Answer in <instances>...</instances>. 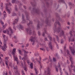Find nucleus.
Wrapping results in <instances>:
<instances>
[{
	"mask_svg": "<svg viewBox=\"0 0 75 75\" xmlns=\"http://www.w3.org/2000/svg\"><path fill=\"white\" fill-rule=\"evenodd\" d=\"M22 51L24 52V57L22 58V59L24 61V64H23V62H21V66L22 67L25 68L26 63L25 62V59H28V56H27V54H28V51L26 52L25 50L24 49H22Z\"/></svg>",
	"mask_w": 75,
	"mask_h": 75,
	"instance_id": "nucleus-1",
	"label": "nucleus"
},
{
	"mask_svg": "<svg viewBox=\"0 0 75 75\" xmlns=\"http://www.w3.org/2000/svg\"><path fill=\"white\" fill-rule=\"evenodd\" d=\"M57 24H58L59 25V26H60L61 24L58 21L54 23V25L55 28H54V30L55 31H56L58 33H59V32L60 31L61 29L59 28H56V26Z\"/></svg>",
	"mask_w": 75,
	"mask_h": 75,
	"instance_id": "nucleus-2",
	"label": "nucleus"
},
{
	"mask_svg": "<svg viewBox=\"0 0 75 75\" xmlns=\"http://www.w3.org/2000/svg\"><path fill=\"white\" fill-rule=\"evenodd\" d=\"M16 51V48H14L13 50V51L12 52V54L13 56V58L14 59V61H16L17 64H18V59L17 57L15 56V51Z\"/></svg>",
	"mask_w": 75,
	"mask_h": 75,
	"instance_id": "nucleus-3",
	"label": "nucleus"
},
{
	"mask_svg": "<svg viewBox=\"0 0 75 75\" xmlns=\"http://www.w3.org/2000/svg\"><path fill=\"white\" fill-rule=\"evenodd\" d=\"M7 41V39H4V47H2V50L4 51H5L6 50V48H7V45H6V42Z\"/></svg>",
	"mask_w": 75,
	"mask_h": 75,
	"instance_id": "nucleus-4",
	"label": "nucleus"
},
{
	"mask_svg": "<svg viewBox=\"0 0 75 75\" xmlns=\"http://www.w3.org/2000/svg\"><path fill=\"white\" fill-rule=\"evenodd\" d=\"M31 42H33V43H32V45H33L34 44V42H35V37H33L31 36L30 38V40Z\"/></svg>",
	"mask_w": 75,
	"mask_h": 75,
	"instance_id": "nucleus-5",
	"label": "nucleus"
},
{
	"mask_svg": "<svg viewBox=\"0 0 75 75\" xmlns=\"http://www.w3.org/2000/svg\"><path fill=\"white\" fill-rule=\"evenodd\" d=\"M35 12L37 14H39V10L35 9V8L34 7L33 8V10L31 11V13H33V12Z\"/></svg>",
	"mask_w": 75,
	"mask_h": 75,
	"instance_id": "nucleus-6",
	"label": "nucleus"
},
{
	"mask_svg": "<svg viewBox=\"0 0 75 75\" xmlns=\"http://www.w3.org/2000/svg\"><path fill=\"white\" fill-rule=\"evenodd\" d=\"M8 4H6V9L7 10V11L8 12V14H10V11L9 9H8Z\"/></svg>",
	"mask_w": 75,
	"mask_h": 75,
	"instance_id": "nucleus-7",
	"label": "nucleus"
},
{
	"mask_svg": "<svg viewBox=\"0 0 75 75\" xmlns=\"http://www.w3.org/2000/svg\"><path fill=\"white\" fill-rule=\"evenodd\" d=\"M49 46L51 50H52V42H50L49 43Z\"/></svg>",
	"mask_w": 75,
	"mask_h": 75,
	"instance_id": "nucleus-8",
	"label": "nucleus"
},
{
	"mask_svg": "<svg viewBox=\"0 0 75 75\" xmlns=\"http://www.w3.org/2000/svg\"><path fill=\"white\" fill-rule=\"evenodd\" d=\"M22 21L21 22V23L22 24H23L25 22V19H24V16L23 14H22Z\"/></svg>",
	"mask_w": 75,
	"mask_h": 75,
	"instance_id": "nucleus-9",
	"label": "nucleus"
},
{
	"mask_svg": "<svg viewBox=\"0 0 75 75\" xmlns=\"http://www.w3.org/2000/svg\"><path fill=\"white\" fill-rule=\"evenodd\" d=\"M30 3L33 7L36 6V3H35V2H30Z\"/></svg>",
	"mask_w": 75,
	"mask_h": 75,
	"instance_id": "nucleus-10",
	"label": "nucleus"
},
{
	"mask_svg": "<svg viewBox=\"0 0 75 75\" xmlns=\"http://www.w3.org/2000/svg\"><path fill=\"white\" fill-rule=\"evenodd\" d=\"M18 21V19H15V21L13 22V25H15V24H16Z\"/></svg>",
	"mask_w": 75,
	"mask_h": 75,
	"instance_id": "nucleus-11",
	"label": "nucleus"
},
{
	"mask_svg": "<svg viewBox=\"0 0 75 75\" xmlns=\"http://www.w3.org/2000/svg\"><path fill=\"white\" fill-rule=\"evenodd\" d=\"M71 50L72 54H73V55L74 56V55H75V50L74 49H71Z\"/></svg>",
	"mask_w": 75,
	"mask_h": 75,
	"instance_id": "nucleus-12",
	"label": "nucleus"
},
{
	"mask_svg": "<svg viewBox=\"0 0 75 75\" xmlns=\"http://www.w3.org/2000/svg\"><path fill=\"white\" fill-rule=\"evenodd\" d=\"M45 74H46V73H47V74L48 75H50V68L48 67L47 69V71L46 72V71H45Z\"/></svg>",
	"mask_w": 75,
	"mask_h": 75,
	"instance_id": "nucleus-13",
	"label": "nucleus"
},
{
	"mask_svg": "<svg viewBox=\"0 0 75 75\" xmlns=\"http://www.w3.org/2000/svg\"><path fill=\"white\" fill-rule=\"evenodd\" d=\"M27 32L28 34H31V29H27Z\"/></svg>",
	"mask_w": 75,
	"mask_h": 75,
	"instance_id": "nucleus-14",
	"label": "nucleus"
},
{
	"mask_svg": "<svg viewBox=\"0 0 75 75\" xmlns=\"http://www.w3.org/2000/svg\"><path fill=\"white\" fill-rule=\"evenodd\" d=\"M37 30H39V29H40V26L39 22H38L37 24Z\"/></svg>",
	"mask_w": 75,
	"mask_h": 75,
	"instance_id": "nucleus-15",
	"label": "nucleus"
},
{
	"mask_svg": "<svg viewBox=\"0 0 75 75\" xmlns=\"http://www.w3.org/2000/svg\"><path fill=\"white\" fill-rule=\"evenodd\" d=\"M8 30L10 31V33L11 34H13V30L11 29V27H9L8 28Z\"/></svg>",
	"mask_w": 75,
	"mask_h": 75,
	"instance_id": "nucleus-16",
	"label": "nucleus"
},
{
	"mask_svg": "<svg viewBox=\"0 0 75 75\" xmlns=\"http://www.w3.org/2000/svg\"><path fill=\"white\" fill-rule=\"evenodd\" d=\"M64 31L62 30H61L60 33V36H62V35H64Z\"/></svg>",
	"mask_w": 75,
	"mask_h": 75,
	"instance_id": "nucleus-17",
	"label": "nucleus"
},
{
	"mask_svg": "<svg viewBox=\"0 0 75 75\" xmlns=\"http://www.w3.org/2000/svg\"><path fill=\"white\" fill-rule=\"evenodd\" d=\"M69 6H71L73 7V8L74 7V4H72V3L71 2L69 3Z\"/></svg>",
	"mask_w": 75,
	"mask_h": 75,
	"instance_id": "nucleus-18",
	"label": "nucleus"
},
{
	"mask_svg": "<svg viewBox=\"0 0 75 75\" xmlns=\"http://www.w3.org/2000/svg\"><path fill=\"white\" fill-rule=\"evenodd\" d=\"M66 52L67 53L68 55H70V57H71V56L70 55V54H69V50H67Z\"/></svg>",
	"mask_w": 75,
	"mask_h": 75,
	"instance_id": "nucleus-19",
	"label": "nucleus"
},
{
	"mask_svg": "<svg viewBox=\"0 0 75 75\" xmlns=\"http://www.w3.org/2000/svg\"><path fill=\"white\" fill-rule=\"evenodd\" d=\"M48 37L49 38L50 41H52V37H51L50 35H48Z\"/></svg>",
	"mask_w": 75,
	"mask_h": 75,
	"instance_id": "nucleus-20",
	"label": "nucleus"
},
{
	"mask_svg": "<svg viewBox=\"0 0 75 75\" xmlns=\"http://www.w3.org/2000/svg\"><path fill=\"white\" fill-rule=\"evenodd\" d=\"M71 38H69V42H70V41H71V42H74L75 41V40H74V38H73L72 40H70Z\"/></svg>",
	"mask_w": 75,
	"mask_h": 75,
	"instance_id": "nucleus-21",
	"label": "nucleus"
},
{
	"mask_svg": "<svg viewBox=\"0 0 75 75\" xmlns=\"http://www.w3.org/2000/svg\"><path fill=\"white\" fill-rule=\"evenodd\" d=\"M18 51L20 54L21 55H23V54H22V53H21L22 52H21V50H18Z\"/></svg>",
	"mask_w": 75,
	"mask_h": 75,
	"instance_id": "nucleus-22",
	"label": "nucleus"
},
{
	"mask_svg": "<svg viewBox=\"0 0 75 75\" xmlns=\"http://www.w3.org/2000/svg\"><path fill=\"white\" fill-rule=\"evenodd\" d=\"M59 2L60 3H64V0H60L59 1Z\"/></svg>",
	"mask_w": 75,
	"mask_h": 75,
	"instance_id": "nucleus-23",
	"label": "nucleus"
},
{
	"mask_svg": "<svg viewBox=\"0 0 75 75\" xmlns=\"http://www.w3.org/2000/svg\"><path fill=\"white\" fill-rule=\"evenodd\" d=\"M13 69L17 70V66H16L15 67H14V66H13Z\"/></svg>",
	"mask_w": 75,
	"mask_h": 75,
	"instance_id": "nucleus-24",
	"label": "nucleus"
},
{
	"mask_svg": "<svg viewBox=\"0 0 75 75\" xmlns=\"http://www.w3.org/2000/svg\"><path fill=\"white\" fill-rule=\"evenodd\" d=\"M30 67L31 69H33V63H31V64H30Z\"/></svg>",
	"mask_w": 75,
	"mask_h": 75,
	"instance_id": "nucleus-25",
	"label": "nucleus"
},
{
	"mask_svg": "<svg viewBox=\"0 0 75 75\" xmlns=\"http://www.w3.org/2000/svg\"><path fill=\"white\" fill-rule=\"evenodd\" d=\"M15 73L16 75H20V73L18 72V71H17V70L16 72H15Z\"/></svg>",
	"mask_w": 75,
	"mask_h": 75,
	"instance_id": "nucleus-26",
	"label": "nucleus"
},
{
	"mask_svg": "<svg viewBox=\"0 0 75 75\" xmlns=\"http://www.w3.org/2000/svg\"><path fill=\"white\" fill-rule=\"evenodd\" d=\"M26 17L27 18V20H28L29 19L30 17H29V16H28V14H27L26 15Z\"/></svg>",
	"mask_w": 75,
	"mask_h": 75,
	"instance_id": "nucleus-27",
	"label": "nucleus"
},
{
	"mask_svg": "<svg viewBox=\"0 0 75 75\" xmlns=\"http://www.w3.org/2000/svg\"><path fill=\"white\" fill-rule=\"evenodd\" d=\"M69 72H70V74H71V70H72V69L70 67H69Z\"/></svg>",
	"mask_w": 75,
	"mask_h": 75,
	"instance_id": "nucleus-28",
	"label": "nucleus"
},
{
	"mask_svg": "<svg viewBox=\"0 0 75 75\" xmlns=\"http://www.w3.org/2000/svg\"><path fill=\"white\" fill-rule=\"evenodd\" d=\"M56 36V37L57 38V41H58V42H59V39H58V36L55 35Z\"/></svg>",
	"mask_w": 75,
	"mask_h": 75,
	"instance_id": "nucleus-29",
	"label": "nucleus"
},
{
	"mask_svg": "<svg viewBox=\"0 0 75 75\" xmlns=\"http://www.w3.org/2000/svg\"><path fill=\"white\" fill-rule=\"evenodd\" d=\"M3 14L4 16H7V14H6V13L5 11L4 12Z\"/></svg>",
	"mask_w": 75,
	"mask_h": 75,
	"instance_id": "nucleus-30",
	"label": "nucleus"
},
{
	"mask_svg": "<svg viewBox=\"0 0 75 75\" xmlns=\"http://www.w3.org/2000/svg\"><path fill=\"white\" fill-rule=\"evenodd\" d=\"M72 33V32L71 31H70L69 32V34H70V38H71V37H72V36L73 35Z\"/></svg>",
	"mask_w": 75,
	"mask_h": 75,
	"instance_id": "nucleus-31",
	"label": "nucleus"
},
{
	"mask_svg": "<svg viewBox=\"0 0 75 75\" xmlns=\"http://www.w3.org/2000/svg\"><path fill=\"white\" fill-rule=\"evenodd\" d=\"M64 42V40H63V39H61V43L63 44Z\"/></svg>",
	"mask_w": 75,
	"mask_h": 75,
	"instance_id": "nucleus-32",
	"label": "nucleus"
},
{
	"mask_svg": "<svg viewBox=\"0 0 75 75\" xmlns=\"http://www.w3.org/2000/svg\"><path fill=\"white\" fill-rule=\"evenodd\" d=\"M0 23H1L2 25H3L4 24V22L2 21L1 20H0Z\"/></svg>",
	"mask_w": 75,
	"mask_h": 75,
	"instance_id": "nucleus-33",
	"label": "nucleus"
},
{
	"mask_svg": "<svg viewBox=\"0 0 75 75\" xmlns=\"http://www.w3.org/2000/svg\"><path fill=\"white\" fill-rule=\"evenodd\" d=\"M4 30V29H3V28H0V33H1V31H3Z\"/></svg>",
	"mask_w": 75,
	"mask_h": 75,
	"instance_id": "nucleus-34",
	"label": "nucleus"
},
{
	"mask_svg": "<svg viewBox=\"0 0 75 75\" xmlns=\"http://www.w3.org/2000/svg\"><path fill=\"white\" fill-rule=\"evenodd\" d=\"M40 50L41 51H45V49L43 48H40Z\"/></svg>",
	"mask_w": 75,
	"mask_h": 75,
	"instance_id": "nucleus-35",
	"label": "nucleus"
},
{
	"mask_svg": "<svg viewBox=\"0 0 75 75\" xmlns=\"http://www.w3.org/2000/svg\"><path fill=\"white\" fill-rule=\"evenodd\" d=\"M32 23H32V21H30V22H29V23L27 25H30V24H32Z\"/></svg>",
	"mask_w": 75,
	"mask_h": 75,
	"instance_id": "nucleus-36",
	"label": "nucleus"
},
{
	"mask_svg": "<svg viewBox=\"0 0 75 75\" xmlns=\"http://www.w3.org/2000/svg\"><path fill=\"white\" fill-rule=\"evenodd\" d=\"M38 52H36L35 53V56H37V55H38Z\"/></svg>",
	"mask_w": 75,
	"mask_h": 75,
	"instance_id": "nucleus-37",
	"label": "nucleus"
},
{
	"mask_svg": "<svg viewBox=\"0 0 75 75\" xmlns=\"http://www.w3.org/2000/svg\"><path fill=\"white\" fill-rule=\"evenodd\" d=\"M53 40L54 41V42L55 43V44H57V42H55V38H53Z\"/></svg>",
	"mask_w": 75,
	"mask_h": 75,
	"instance_id": "nucleus-38",
	"label": "nucleus"
},
{
	"mask_svg": "<svg viewBox=\"0 0 75 75\" xmlns=\"http://www.w3.org/2000/svg\"><path fill=\"white\" fill-rule=\"evenodd\" d=\"M35 71L36 74H38V73H37V69L36 68L35 69Z\"/></svg>",
	"mask_w": 75,
	"mask_h": 75,
	"instance_id": "nucleus-39",
	"label": "nucleus"
},
{
	"mask_svg": "<svg viewBox=\"0 0 75 75\" xmlns=\"http://www.w3.org/2000/svg\"><path fill=\"white\" fill-rule=\"evenodd\" d=\"M45 23H46V24H48V19H47L45 21Z\"/></svg>",
	"mask_w": 75,
	"mask_h": 75,
	"instance_id": "nucleus-40",
	"label": "nucleus"
},
{
	"mask_svg": "<svg viewBox=\"0 0 75 75\" xmlns=\"http://www.w3.org/2000/svg\"><path fill=\"white\" fill-rule=\"evenodd\" d=\"M16 0H12V3H14Z\"/></svg>",
	"mask_w": 75,
	"mask_h": 75,
	"instance_id": "nucleus-41",
	"label": "nucleus"
},
{
	"mask_svg": "<svg viewBox=\"0 0 75 75\" xmlns=\"http://www.w3.org/2000/svg\"><path fill=\"white\" fill-rule=\"evenodd\" d=\"M53 60L54 62H55L56 61V59L53 58Z\"/></svg>",
	"mask_w": 75,
	"mask_h": 75,
	"instance_id": "nucleus-42",
	"label": "nucleus"
},
{
	"mask_svg": "<svg viewBox=\"0 0 75 75\" xmlns=\"http://www.w3.org/2000/svg\"><path fill=\"white\" fill-rule=\"evenodd\" d=\"M57 67L58 68H60V64L59 63H58V65L57 66Z\"/></svg>",
	"mask_w": 75,
	"mask_h": 75,
	"instance_id": "nucleus-43",
	"label": "nucleus"
},
{
	"mask_svg": "<svg viewBox=\"0 0 75 75\" xmlns=\"http://www.w3.org/2000/svg\"><path fill=\"white\" fill-rule=\"evenodd\" d=\"M56 70L57 72H58V69L57 67H56Z\"/></svg>",
	"mask_w": 75,
	"mask_h": 75,
	"instance_id": "nucleus-44",
	"label": "nucleus"
},
{
	"mask_svg": "<svg viewBox=\"0 0 75 75\" xmlns=\"http://www.w3.org/2000/svg\"><path fill=\"white\" fill-rule=\"evenodd\" d=\"M22 75H25V74L24 73V71L23 70L22 71Z\"/></svg>",
	"mask_w": 75,
	"mask_h": 75,
	"instance_id": "nucleus-45",
	"label": "nucleus"
},
{
	"mask_svg": "<svg viewBox=\"0 0 75 75\" xmlns=\"http://www.w3.org/2000/svg\"><path fill=\"white\" fill-rule=\"evenodd\" d=\"M20 28H21V29H22V28H23V26L21 25H20Z\"/></svg>",
	"mask_w": 75,
	"mask_h": 75,
	"instance_id": "nucleus-46",
	"label": "nucleus"
},
{
	"mask_svg": "<svg viewBox=\"0 0 75 75\" xmlns=\"http://www.w3.org/2000/svg\"><path fill=\"white\" fill-rule=\"evenodd\" d=\"M16 13H13V16H16Z\"/></svg>",
	"mask_w": 75,
	"mask_h": 75,
	"instance_id": "nucleus-47",
	"label": "nucleus"
},
{
	"mask_svg": "<svg viewBox=\"0 0 75 75\" xmlns=\"http://www.w3.org/2000/svg\"><path fill=\"white\" fill-rule=\"evenodd\" d=\"M3 74H4V75H7V72H6V73H5V72H3Z\"/></svg>",
	"mask_w": 75,
	"mask_h": 75,
	"instance_id": "nucleus-48",
	"label": "nucleus"
},
{
	"mask_svg": "<svg viewBox=\"0 0 75 75\" xmlns=\"http://www.w3.org/2000/svg\"><path fill=\"white\" fill-rule=\"evenodd\" d=\"M5 63L6 65H7V66H8V64H7V63H8V62L7 61H6L5 62Z\"/></svg>",
	"mask_w": 75,
	"mask_h": 75,
	"instance_id": "nucleus-49",
	"label": "nucleus"
},
{
	"mask_svg": "<svg viewBox=\"0 0 75 75\" xmlns=\"http://www.w3.org/2000/svg\"><path fill=\"white\" fill-rule=\"evenodd\" d=\"M71 19L72 20V21H74V17H72V18H71Z\"/></svg>",
	"mask_w": 75,
	"mask_h": 75,
	"instance_id": "nucleus-50",
	"label": "nucleus"
},
{
	"mask_svg": "<svg viewBox=\"0 0 75 75\" xmlns=\"http://www.w3.org/2000/svg\"><path fill=\"white\" fill-rule=\"evenodd\" d=\"M56 46L57 47V48H59V46H58V44H57V43H56Z\"/></svg>",
	"mask_w": 75,
	"mask_h": 75,
	"instance_id": "nucleus-51",
	"label": "nucleus"
},
{
	"mask_svg": "<svg viewBox=\"0 0 75 75\" xmlns=\"http://www.w3.org/2000/svg\"><path fill=\"white\" fill-rule=\"evenodd\" d=\"M38 35H39L40 36V31H38Z\"/></svg>",
	"mask_w": 75,
	"mask_h": 75,
	"instance_id": "nucleus-52",
	"label": "nucleus"
},
{
	"mask_svg": "<svg viewBox=\"0 0 75 75\" xmlns=\"http://www.w3.org/2000/svg\"><path fill=\"white\" fill-rule=\"evenodd\" d=\"M2 26L3 27H2V28H3V29H4V28H5V26H6V25H4Z\"/></svg>",
	"mask_w": 75,
	"mask_h": 75,
	"instance_id": "nucleus-53",
	"label": "nucleus"
},
{
	"mask_svg": "<svg viewBox=\"0 0 75 75\" xmlns=\"http://www.w3.org/2000/svg\"><path fill=\"white\" fill-rule=\"evenodd\" d=\"M3 4L2 3H1V7H3Z\"/></svg>",
	"mask_w": 75,
	"mask_h": 75,
	"instance_id": "nucleus-54",
	"label": "nucleus"
},
{
	"mask_svg": "<svg viewBox=\"0 0 75 75\" xmlns=\"http://www.w3.org/2000/svg\"><path fill=\"white\" fill-rule=\"evenodd\" d=\"M15 10L16 11H18V9H17V7H15Z\"/></svg>",
	"mask_w": 75,
	"mask_h": 75,
	"instance_id": "nucleus-55",
	"label": "nucleus"
},
{
	"mask_svg": "<svg viewBox=\"0 0 75 75\" xmlns=\"http://www.w3.org/2000/svg\"><path fill=\"white\" fill-rule=\"evenodd\" d=\"M7 34H9V30H7Z\"/></svg>",
	"mask_w": 75,
	"mask_h": 75,
	"instance_id": "nucleus-56",
	"label": "nucleus"
},
{
	"mask_svg": "<svg viewBox=\"0 0 75 75\" xmlns=\"http://www.w3.org/2000/svg\"><path fill=\"white\" fill-rule=\"evenodd\" d=\"M45 41H48L47 40V38H45Z\"/></svg>",
	"mask_w": 75,
	"mask_h": 75,
	"instance_id": "nucleus-57",
	"label": "nucleus"
},
{
	"mask_svg": "<svg viewBox=\"0 0 75 75\" xmlns=\"http://www.w3.org/2000/svg\"><path fill=\"white\" fill-rule=\"evenodd\" d=\"M27 63H28V64L29 65V63H30V62L29 61V60H27Z\"/></svg>",
	"mask_w": 75,
	"mask_h": 75,
	"instance_id": "nucleus-58",
	"label": "nucleus"
},
{
	"mask_svg": "<svg viewBox=\"0 0 75 75\" xmlns=\"http://www.w3.org/2000/svg\"><path fill=\"white\" fill-rule=\"evenodd\" d=\"M6 35H3V39H4H4L5 38V37Z\"/></svg>",
	"mask_w": 75,
	"mask_h": 75,
	"instance_id": "nucleus-59",
	"label": "nucleus"
},
{
	"mask_svg": "<svg viewBox=\"0 0 75 75\" xmlns=\"http://www.w3.org/2000/svg\"><path fill=\"white\" fill-rule=\"evenodd\" d=\"M4 33L5 34H6V30H4L3 31Z\"/></svg>",
	"mask_w": 75,
	"mask_h": 75,
	"instance_id": "nucleus-60",
	"label": "nucleus"
},
{
	"mask_svg": "<svg viewBox=\"0 0 75 75\" xmlns=\"http://www.w3.org/2000/svg\"><path fill=\"white\" fill-rule=\"evenodd\" d=\"M46 48L47 51H49V50H48V48L47 47Z\"/></svg>",
	"mask_w": 75,
	"mask_h": 75,
	"instance_id": "nucleus-61",
	"label": "nucleus"
},
{
	"mask_svg": "<svg viewBox=\"0 0 75 75\" xmlns=\"http://www.w3.org/2000/svg\"><path fill=\"white\" fill-rule=\"evenodd\" d=\"M13 28L15 29V30H16V27H15V26H13Z\"/></svg>",
	"mask_w": 75,
	"mask_h": 75,
	"instance_id": "nucleus-62",
	"label": "nucleus"
},
{
	"mask_svg": "<svg viewBox=\"0 0 75 75\" xmlns=\"http://www.w3.org/2000/svg\"><path fill=\"white\" fill-rule=\"evenodd\" d=\"M22 48H24V45H22L21 46Z\"/></svg>",
	"mask_w": 75,
	"mask_h": 75,
	"instance_id": "nucleus-63",
	"label": "nucleus"
},
{
	"mask_svg": "<svg viewBox=\"0 0 75 75\" xmlns=\"http://www.w3.org/2000/svg\"><path fill=\"white\" fill-rule=\"evenodd\" d=\"M36 47H37V48H39V45H36Z\"/></svg>",
	"mask_w": 75,
	"mask_h": 75,
	"instance_id": "nucleus-64",
	"label": "nucleus"
}]
</instances>
